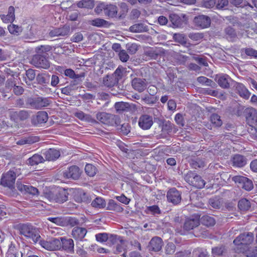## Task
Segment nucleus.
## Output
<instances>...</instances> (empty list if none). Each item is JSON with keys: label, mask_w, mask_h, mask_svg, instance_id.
I'll use <instances>...</instances> for the list:
<instances>
[{"label": "nucleus", "mask_w": 257, "mask_h": 257, "mask_svg": "<svg viewBox=\"0 0 257 257\" xmlns=\"http://www.w3.org/2000/svg\"><path fill=\"white\" fill-rule=\"evenodd\" d=\"M210 121L212 124L215 127H219L222 124L220 116L216 113H213L211 115Z\"/></svg>", "instance_id": "nucleus-44"}, {"label": "nucleus", "mask_w": 257, "mask_h": 257, "mask_svg": "<svg viewBox=\"0 0 257 257\" xmlns=\"http://www.w3.org/2000/svg\"><path fill=\"white\" fill-rule=\"evenodd\" d=\"M125 243L126 241L125 240L120 239L119 240V243H118L116 246V250L114 251V253L118 254L122 251H124L125 247L126 246Z\"/></svg>", "instance_id": "nucleus-50"}, {"label": "nucleus", "mask_w": 257, "mask_h": 257, "mask_svg": "<svg viewBox=\"0 0 257 257\" xmlns=\"http://www.w3.org/2000/svg\"><path fill=\"white\" fill-rule=\"evenodd\" d=\"M166 197L167 201L173 205L179 204L182 200L181 193L174 187L168 191Z\"/></svg>", "instance_id": "nucleus-7"}, {"label": "nucleus", "mask_w": 257, "mask_h": 257, "mask_svg": "<svg viewBox=\"0 0 257 257\" xmlns=\"http://www.w3.org/2000/svg\"><path fill=\"white\" fill-rule=\"evenodd\" d=\"M8 28L11 34L16 35H19L22 31V29L21 27L15 25H10L8 26Z\"/></svg>", "instance_id": "nucleus-47"}, {"label": "nucleus", "mask_w": 257, "mask_h": 257, "mask_svg": "<svg viewBox=\"0 0 257 257\" xmlns=\"http://www.w3.org/2000/svg\"><path fill=\"white\" fill-rule=\"evenodd\" d=\"M43 155L47 160L55 161L60 156V152L58 150L50 148L44 151Z\"/></svg>", "instance_id": "nucleus-25"}, {"label": "nucleus", "mask_w": 257, "mask_h": 257, "mask_svg": "<svg viewBox=\"0 0 257 257\" xmlns=\"http://www.w3.org/2000/svg\"><path fill=\"white\" fill-rule=\"evenodd\" d=\"M226 249L224 246L215 247L212 248V253L214 257L222 256L226 252Z\"/></svg>", "instance_id": "nucleus-41"}, {"label": "nucleus", "mask_w": 257, "mask_h": 257, "mask_svg": "<svg viewBox=\"0 0 257 257\" xmlns=\"http://www.w3.org/2000/svg\"><path fill=\"white\" fill-rule=\"evenodd\" d=\"M246 119L247 124L255 128L257 126V111L253 108H247L245 109Z\"/></svg>", "instance_id": "nucleus-13"}, {"label": "nucleus", "mask_w": 257, "mask_h": 257, "mask_svg": "<svg viewBox=\"0 0 257 257\" xmlns=\"http://www.w3.org/2000/svg\"><path fill=\"white\" fill-rule=\"evenodd\" d=\"M191 166L195 168H203L204 166V162L199 159H196L195 160H192L191 163Z\"/></svg>", "instance_id": "nucleus-51"}, {"label": "nucleus", "mask_w": 257, "mask_h": 257, "mask_svg": "<svg viewBox=\"0 0 257 257\" xmlns=\"http://www.w3.org/2000/svg\"><path fill=\"white\" fill-rule=\"evenodd\" d=\"M48 119V113L44 111H38L32 121L35 124H41L47 122Z\"/></svg>", "instance_id": "nucleus-29"}, {"label": "nucleus", "mask_w": 257, "mask_h": 257, "mask_svg": "<svg viewBox=\"0 0 257 257\" xmlns=\"http://www.w3.org/2000/svg\"><path fill=\"white\" fill-rule=\"evenodd\" d=\"M31 63L37 68L46 69L50 67V62L48 59L45 56L40 54L33 56Z\"/></svg>", "instance_id": "nucleus-8"}, {"label": "nucleus", "mask_w": 257, "mask_h": 257, "mask_svg": "<svg viewBox=\"0 0 257 257\" xmlns=\"http://www.w3.org/2000/svg\"><path fill=\"white\" fill-rule=\"evenodd\" d=\"M95 238L97 241L103 242L108 239V234L107 233H100L95 235Z\"/></svg>", "instance_id": "nucleus-56"}, {"label": "nucleus", "mask_w": 257, "mask_h": 257, "mask_svg": "<svg viewBox=\"0 0 257 257\" xmlns=\"http://www.w3.org/2000/svg\"><path fill=\"white\" fill-rule=\"evenodd\" d=\"M90 24L97 27H102L107 26L108 22L103 19L96 18L90 21Z\"/></svg>", "instance_id": "nucleus-39"}, {"label": "nucleus", "mask_w": 257, "mask_h": 257, "mask_svg": "<svg viewBox=\"0 0 257 257\" xmlns=\"http://www.w3.org/2000/svg\"><path fill=\"white\" fill-rule=\"evenodd\" d=\"M102 10L105 16L113 18L116 17L117 14V7L112 4H101Z\"/></svg>", "instance_id": "nucleus-17"}, {"label": "nucleus", "mask_w": 257, "mask_h": 257, "mask_svg": "<svg viewBox=\"0 0 257 257\" xmlns=\"http://www.w3.org/2000/svg\"><path fill=\"white\" fill-rule=\"evenodd\" d=\"M68 193L63 189L60 188L55 193H52L50 195L49 198L51 200L56 202L62 203L68 200Z\"/></svg>", "instance_id": "nucleus-10"}, {"label": "nucleus", "mask_w": 257, "mask_h": 257, "mask_svg": "<svg viewBox=\"0 0 257 257\" xmlns=\"http://www.w3.org/2000/svg\"><path fill=\"white\" fill-rule=\"evenodd\" d=\"M189 38L194 41H200L203 38V34L200 33H191L188 35Z\"/></svg>", "instance_id": "nucleus-52"}, {"label": "nucleus", "mask_w": 257, "mask_h": 257, "mask_svg": "<svg viewBox=\"0 0 257 257\" xmlns=\"http://www.w3.org/2000/svg\"><path fill=\"white\" fill-rule=\"evenodd\" d=\"M234 87L236 93H237L241 97L245 99H248L250 94L248 89L243 84L236 82Z\"/></svg>", "instance_id": "nucleus-24"}, {"label": "nucleus", "mask_w": 257, "mask_h": 257, "mask_svg": "<svg viewBox=\"0 0 257 257\" xmlns=\"http://www.w3.org/2000/svg\"><path fill=\"white\" fill-rule=\"evenodd\" d=\"M118 83L115 78L111 74L103 78V84L106 87H112Z\"/></svg>", "instance_id": "nucleus-32"}, {"label": "nucleus", "mask_w": 257, "mask_h": 257, "mask_svg": "<svg viewBox=\"0 0 257 257\" xmlns=\"http://www.w3.org/2000/svg\"><path fill=\"white\" fill-rule=\"evenodd\" d=\"M130 32L133 33H141L147 30L146 27L142 23L136 24L129 28Z\"/></svg>", "instance_id": "nucleus-40"}, {"label": "nucleus", "mask_w": 257, "mask_h": 257, "mask_svg": "<svg viewBox=\"0 0 257 257\" xmlns=\"http://www.w3.org/2000/svg\"><path fill=\"white\" fill-rule=\"evenodd\" d=\"M15 8L13 6H10L8 8L7 15H1V18L3 22L5 23H11L15 19Z\"/></svg>", "instance_id": "nucleus-28"}, {"label": "nucleus", "mask_w": 257, "mask_h": 257, "mask_svg": "<svg viewBox=\"0 0 257 257\" xmlns=\"http://www.w3.org/2000/svg\"><path fill=\"white\" fill-rule=\"evenodd\" d=\"M232 180L246 191H250L253 188L252 181L247 177L242 176H235L232 177Z\"/></svg>", "instance_id": "nucleus-6"}, {"label": "nucleus", "mask_w": 257, "mask_h": 257, "mask_svg": "<svg viewBox=\"0 0 257 257\" xmlns=\"http://www.w3.org/2000/svg\"><path fill=\"white\" fill-rule=\"evenodd\" d=\"M51 50V47L49 45H41L36 48V52L39 53H46Z\"/></svg>", "instance_id": "nucleus-57"}, {"label": "nucleus", "mask_w": 257, "mask_h": 257, "mask_svg": "<svg viewBox=\"0 0 257 257\" xmlns=\"http://www.w3.org/2000/svg\"><path fill=\"white\" fill-rule=\"evenodd\" d=\"M38 141V138L35 136H30L25 137L18 141L17 143L18 145H23L25 144H32Z\"/></svg>", "instance_id": "nucleus-36"}, {"label": "nucleus", "mask_w": 257, "mask_h": 257, "mask_svg": "<svg viewBox=\"0 0 257 257\" xmlns=\"http://www.w3.org/2000/svg\"><path fill=\"white\" fill-rule=\"evenodd\" d=\"M173 38L175 42L179 43L182 45L186 44V38L183 34L175 33L173 35Z\"/></svg>", "instance_id": "nucleus-45"}, {"label": "nucleus", "mask_w": 257, "mask_h": 257, "mask_svg": "<svg viewBox=\"0 0 257 257\" xmlns=\"http://www.w3.org/2000/svg\"><path fill=\"white\" fill-rule=\"evenodd\" d=\"M91 205L94 208L102 209L105 207L106 202L102 197H97L91 202Z\"/></svg>", "instance_id": "nucleus-34"}, {"label": "nucleus", "mask_w": 257, "mask_h": 257, "mask_svg": "<svg viewBox=\"0 0 257 257\" xmlns=\"http://www.w3.org/2000/svg\"><path fill=\"white\" fill-rule=\"evenodd\" d=\"M215 6L217 9H222L228 4V0H216Z\"/></svg>", "instance_id": "nucleus-60"}, {"label": "nucleus", "mask_w": 257, "mask_h": 257, "mask_svg": "<svg viewBox=\"0 0 257 257\" xmlns=\"http://www.w3.org/2000/svg\"><path fill=\"white\" fill-rule=\"evenodd\" d=\"M238 207L241 211H246L250 208V203L246 199L243 198L238 201Z\"/></svg>", "instance_id": "nucleus-42"}, {"label": "nucleus", "mask_w": 257, "mask_h": 257, "mask_svg": "<svg viewBox=\"0 0 257 257\" xmlns=\"http://www.w3.org/2000/svg\"><path fill=\"white\" fill-rule=\"evenodd\" d=\"M52 103L49 97H38L28 98L26 101L27 107L41 109L47 107Z\"/></svg>", "instance_id": "nucleus-2"}, {"label": "nucleus", "mask_w": 257, "mask_h": 257, "mask_svg": "<svg viewBox=\"0 0 257 257\" xmlns=\"http://www.w3.org/2000/svg\"><path fill=\"white\" fill-rule=\"evenodd\" d=\"M200 91L204 94L210 95L214 97H217L219 95L217 90H212L209 88H202Z\"/></svg>", "instance_id": "nucleus-48"}, {"label": "nucleus", "mask_w": 257, "mask_h": 257, "mask_svg": "<svg viewBox=\"0 0 257 257\" xmlns=\"http://www.w3.org/2000/svg\"><path fill=\"white\" fill-rule=\"evenodd\" d=\"M253 240V234L251 232H245L240 234L234 240L236 245H248Z\"/></svg>", "instance_id": "nucleus-9"}, {"label": "nucleus", "mask_w": 257, "mask_h": 257, "mask_svg": "<svg viewBox=\"0 0 257 257\" xmlns=\"http://www.w3.org/2000/svg\"><path fill=\"white\" fill-rule=\"evenodd\" d=\"M85 171L88 176L93 177L97 173V169L95 166L87 164L85 167Z\"/></svg>", "instance_id": "nucleus-43"}, {"label": "nucleus", "mask_w": 257, "mask_h": 257, "mask_svg": "<svg viewBox=\"0 0 257 257\" xmlns=\"http://www.w3.org/2000/svg\"><path fill=\"white\" fill-rule=\"evenodd\" d=\"M96 118L101 123L110 126H118L120 123V118L118 115L104 112L97 113Z\"/></svg>", "instance_id": "nucleus-3"}, {"label": "nucleus", "mask_w": 257, "mask_h": 257, "mask_svg": "<svg viewBox=\"0 0 257 257\" xmlns=\"http://www.w3.org/2000/svg\"><path fill=\"white\" fill-rule=\"evenodd\" d=\"M87 232L85 228L75 227L72 231V235L75 240H81L85 236Z\"/></svg>", "instance_id": "nucleus-26"}, {"label": "nucleus", "mask_w": 257, "mask_h": 257, "mask_svg": "<svg viewBox=\"0 0 257 257\" xmlns=\"http://www.w3.org/2000/svg\"><path fill=\"white\" fill-rule=\"evenodd\" d=\"M184 179L190 185L198 189L203 188L205 185V181L201 176L191 171L185 175Z\"/></svg>", "instance_id": "nucleus-4"}, {"label": "nucleus", "mask_w": 257, "mask_h": 257, "mask_svg": "<svg viewBox=\"0 0 257 257\" xmlns=\"http://www.w3.org/2000/svg\"><path fill=\"white\" fill-rule=\"evenodd\" d=\"M16 178L15 173L10 170L3 175L1 179V184L5 187L12 188L15 184Z\"/></svg>", "instance_id": "nucleus-11"}, {"label": "nucleus", "mask_w": 257, "mask_h": 257, "mask_svg": "<svg viewBox=\"0 0 257 257\" xmlns=\"http://www.w3.org/2000/svg\"><path fill=\"white\" fill-rule=\"evenodd\" d=\"M230 80L231 78L226 74L217 75L215 78V81L217 82L219 86L224 89H228L229 88V81Z\"/></svg>", "instance_id": "nucleus-22"}, {"label": "nucleus", "mask_w": 257, "mask_h": 257, "mask_svg": "<svg viewBox=\"0 0 257 257\" xmlns=\"http://www.w3.org/2000/svg\"><path fill=\"white\" fill-rule=\"evenodd\" d=\"M216 3V0H202L201 2L202 6L207 9L213 8Z\"/></svg>", "instance_id": "nucleus-53"}, {"label": "nucleus", "mask_w": 257, "mask_h": 257, "mask_svg": "<svg viewBox=\"0 0 257 257\" xmlns=\"http://www.w3.org/2000/svg\"><path fill=\"white\" fill-rule=\"evenodd\" d=\"M153 124V118L148 114H144L140 116L139 120V126L144 130L149 129Z\"/></svg>", "instance_id": "nucleus-19"}, {"label": "nucleus", "mask_w": 257, "mask_h": 257, "mask_svg": "<svg viewBox=\"0 0 257 257\" xmlns=\"http://www.w3.org/2000/svg\"><path fill=\"white\" fill-rule=\"evenodd\" d=\"M107 209L111 211H115L118 212H121L123 211L122 207L119 204L117 203L113 200H109L107 204Z\"/></svg>", "instance_id": "nucleus-35"}, {"label": "nucleus", "mask_w": 257, "mask_h": 257, "mask_svg": "<svg viewBox=\"0 0 257 257\" xmlns=\"http://www.w3.org/2000/svg\"><path fill=\"white\" fill-rule=\"evenodd\" d=\"M244 52L247 56L257 59V50L252 48H246Z\"/></svg>", "instance_id": "nucleus-54"}, {"label": "nucleus", "mask_w": 257, "mask_h": 257, "mask_svg": "<svg viewBox=\"0 0 257 257\" xmlns=\"http://www.w3.org/2000/svg\"><path fill=\"white\" fill-rule=\"evenodd\" d=\"M193 23L195 26L201 29H205L209 27L211 24L210 18L205 15H199L196 16L193 20Z\"/></svg>", "instance_id": "nucleus-12"}, {"label": "nucleus", "mask_w": 257, "mask_h": 257, "mask_svg": "<svg viewBox=\"0 0 257 257\" xmlns=\"http://www.w3.org/2000/svg\"><path fill=\"white\" fill-rule=\"evenodd\" d=\"M163 243L162 239L159 237L156 236L150 240L148 247L149 250L158 251L162 248Z\"/></svg>", "instance_id": "nucleus-23"}, {"label": "nucleus", "mask_w": 257, "mask_h": 257, "mask_svg": "<svg viewBox=\"0 0 257 257\" xmlns=\"http://www.w3.org/2000/svg\"><path fill=\"white\" fill-rule=\"evenodd\" d=\"M133 88L139 92H143L147 88L146 80L140 78H135L132 81Z\"/></svg>", "instance_id": "nucleus-21"}, {"label": "nucleus", "mask_w": 257, "mask_h": 257, "mask_svg": "<svg viewBox=\"0 0 257 257\" xmlns=\"http://www.w3.org/2000/svg\"><path fill=\"white\" fill-rule=\"evenodd\" d=\"M39 244L42 247L48 250H61L60 237L59 238H51L49 240L40 239Z\"/></svg>", "instance_id": "nucleus-5"}, {"label": "nucleus", "mask_w": 257, "mask_h": 257, "mask_svg": "<svg viewBox=\"0 0 257 257\" xmlns=\"http://www.w3.org/2000/svg\"><path fill=\"white\" fill-rule=\"evenodd\" d=\"M175 245L172 242L168 243L165 248L166 252L167 254H172L175 251Z\"/></svg>", "instance_id": "nucleus-64"}, {"label": "nucleus", "mask_w": 257, "mask_h": 257, "mask_svg": "<svg viewBox=\"0 0 257 257\" xmlns=\"http://www.w3.org/2000/svg\"><path fill=\"white\" fill-rule=\"evenodd\" d=\"M200 221L203 225L207 227L213 226L216 223L214 217L207 215L203 216L200 220Z\"/></svg>", "instance_id": "nucleus-33"}, {"label": "nucleus", "mask_w": 257, "mask_h": 257, "mask_svg": "<svg viewBox=\"0 0 257 257\" xmlns=\"http://www.w3.org/2000/svg\"><path fill=\"white\" fill-rule=\"evenodd\" d=\"M44 161V158L41 155L35 154L27 160V164L31 166H34L43 162Z\"/></svg>", "instance_id": "nucleus-31"}, {"label": "nucleus", "mask_w": 257, "mask_h": 257, "mask_svg": "<svg viewBox=\"0 0 257 257\" xmlns=\"http://www.w3.org/2000/svg\"><path fill=\"white\" fill-rule=\"evenodd\" d=\"M18 229L20 234L24 235L31 243H36L41 239L38 228L30 223L19 224Z\"/></svg>", "instance_id": "nucleus-1"}, {"label": "nucleus", "mask_w": 257, "mask_h": 257, "mask_svg": "<svg viewBox=\"0 0 257 257\" xmlns=\"http://www.w3.org/2000/svg\"><path fill=\"white\" fill-rule=\"evenodd\" d=\"M93 6V2L91 0H83L78 4L79 7L91 8Z\"/></svg>", "instance_id": "nucleus-61"}, {"label": "nucleus", "mask_w": 257, "mask_h": 257, "mask_svg": "<svg viewBox=\"0 0 257 257\" xmlns=\"http://www.w3.org/2000/svg\"><path fill=\"white\" fill-rule=\"evenodd\" d=\"M170 21L173 25L177 28L181 27L185 23V16L183 15V17H181L177 14H171L170 16Z\"/></svg>", "instance_id": "nucleus-27"}, {"label": "nucleus", "mask_w": 257, "mask_h": 257, "mask_svg": "<svg viewBox=\"0 0 257 257\" xmlns=\"http://www.w3.org/2000/svg\"><path fill=\"white\" fill-rule=\"evenodd\" d=\"M24 192L35 195L38 193V190L32 186L26 185Z\"/></svg>", "instance_id": "nucleus-58"}, {"label": "nucleus", "mask_w": 257, "mask_h": 257, "mask_svg": "<svg viewBox=\"0 0 257 257\" xmlns=\"http://www.w3.org/2000/svg\"><path fill=\"white\" fill-rule=\"evenodd\" d=\"M28 111L26 110H21L19 111H15L14 110L10 111V116L12 120L14 121L24 120L29 117Z\"/></svg>", "instance_id": "nucleus-18"}, {"label": "nucleus", "mask_w": 257, "mask_h": 257, "mask_svg": "<svg viewBox=\"0 0 257 257\" xmlns=\"http://www.w3.org/2000/svg\"><path fill=\"white\" fill-rule=\"evenodd\" d=\"M211 206L214 209H219L221 206V202L217 198H211L209 200Z\"/></svg>", "instance_id": "nucleus-55"}, {"label": "nucleus", "mask_w": 257, "mask_h": 257, "mask_svg": "<svg viewBox=\"0 0 257 257\" xmlns=\"http://www.w3.org/2000/svg\"><path fill=\"white\" fill-rule=\"evenodd\" d=\"M70 27L68 26H64L62 27L55 28L49 32V36L51 37L65 36L69 34Z\"/></svg>", "instance_id": "nucleus-20"}, {"label": "nucleus", "mask_w": 257, "mask_h": 257, "mask_svg": "<svg viewBox=\"0 0 257 257\" xmlns=\"http://www.w3.org/2000/svg\"><path fill=\"white\" fill-rule=\"evenodd\" d=\"M65 76L69 77L71 78H78L79 76L75 73V72L71 69H66L64 70Z\"/></svg>", "instance_id": "nucleus-63"}, {"label": "nucleus", "mask_w": 257, "mask_h": 257, "mask_svg": "<svg viewBox=\"0 0 257 257\" xmlns=\"http://www.w3.org/2000/svg\"><path fill=\"white\" fill-rule=\"evenodd\" d=\"M225 32L227 38L233 41L236 37V34L233 28L228 27L225 29Z\"/></svg>", "instance_id": "nucleus-46"}, {"label": "nucleus", "mask_w": 257, "mask_h": 257, "mask_svg": "<svg viewBox=\"0 0 257 257\" xmlns=\"http://www.w3.org/2000/svg\"><path fill=\"white\" fill-rule=\"evenodd\" d=\"M75 116L81 120L90 121L92 119L91 116L84 113L82 111H79L75 113Z\"/></svg>", "instance_id": "nucleus-49"}, {"label": "nucleus", "mask_w": 257, "mask_h": 257, "mask_svg": "<svg viewBox=\"0 0 257 257\" xmlns=\"http://www.w3.org/2000/svg\"><path fill=\"white\" fill-rule=\"evenodd\" d=\"M198 82L200 84H205L207 86H210L212 88L216 87V84L211 79H208L205 76H200L197 79Z\"/></svg>", "instance_id": "nucleus-38"}, {"label": "nucleus", "mask_w": 257, "mask_h": 257, "mask_svg": "<svg viewBox=\"0 0 257 257\" xmlns=\"http://www.w3.org/2000/svg\"><path fill=\"white\" fill-rule=\"evenodd\" d=\"M199 224L200 216L194 215L185 220L183 228L186 230H190L197 227Z\"/></svg>", "instance_id": "nucleus-16"}, {"label": "nucleus", "mask_w": 257, "mask_h": 257, "mask_svg": "<svg viewBox=\"0 0 257 257\" xmlns=\"http://www.w3.org/2000/svg\"><path fill=\"white\" fill-rule=\"evenodd\" d=\"M127 50L130 54H134L138 51V46L135 43L127 44Z\"/></svg>", "instance_id": "nucleus-62"}, {"label": "nucleus", "mask_w": 257, "mask_h": 257, "mask_svg": "<svg viewBox=\"0 0 257 257\" xmlns=\"http://www.w3.org/2000/svg\"><path fill=\"white\" fill-rule=\"evenodd\" d=\"M63 177L66 179H78L81 175V171L77 166H72L68 168L63 173Z\"/></svg>", "instance_id": "nucleus-14"}, {"label": "nucleus", "mask_w": 257, "mask_h": 257, "mask_svg": "<svg viewBox=\"0 0 257 257\" xmlns=\"http://www.w3.org/2000/svg\"><path fill=\"white\" fill-rule=\"evenodd\" d=\"M232 164L233 166L242 167L246 164V159L242 155H235L232 158Z\"/></svg>", "instance_id": "nucleus-30"}, {"label": "nucleus", "mask_w": 257, "mask_h": 257, "mask_svg": "<svg viewBox=\"0 0 257 257\" xmlns=\"http://www.w3.org/2000/svg\"><path fill=\"white\" fill-rule=\"evenodd\" d=\"M118 55L120 60L123 62H126L130 58L129 55L124 50H120Z\"/></svg>", "instance_id": "nucleus-59"}, {"label": "nucleus", "mask_w": 257, "mask_h": 257, "mask_svg": "<svg viewBox=\"0 0 257 257\" xmlns=\"http://www.w3.org/2000/svg\"><path fill=\"white\" fill-rule=\"evenodd\" d=\"M130 107V105L128 103L123 102H116L114 104V108L117 112H121L127 111Z\"/></svg>", "instance_id": "nucleus-37"}, {"label": "nucleus", "mask_w": 257, "mask_h": 257, "mask_svg": "<svg viewBox=\"0 0 257 257\" xmlns=\"http://www.w3.org/2000/svg\"><path fill=\"white\" fill-rule=\"evenodd\" d=\"M61 249L69 253H74V241L71 238H67L65 237H60Z\"/></svg>", "instance_id": "nucleus-15"}]
</instances>
